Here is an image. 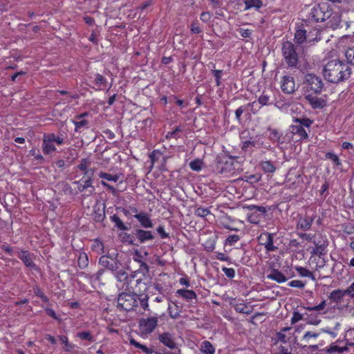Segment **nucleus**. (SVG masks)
Instances as JSON below:
<instances>
[{
    "label": "nucleus",
    "instance_id": "48",
    "mask_svg": "<svg viewBox=\"0 0 354 354\" xmlns=\"http://www.w3.org/2000/svg\"><path fill=\"white\" fill-rule=\"evenodd\" d=\"M319 334L317 333L308 331L303 336L302 341H304L305 343H310L311 338H316L319 336Z\"/></svg>",
    "mask_w": 354,
    "mask_h": 354
},
{
    "label": "nucleus",
    "instance_id": "58",
    "mask_svg": "<svg viewBox=\"0 0 354 354\" xmlns=\"http://www.w3.org/2000/svg\"><path fill=\"white\" fill-rule=\"evenodd\" d=\"M245 111V106H240L236 110V111H235L236 119L239 122H241V116L244 113Z\"/></svg>",
    "mask_w": 354,
    "mask_h": 354
},
{
    "label": "nucleus",
    "instance_id": "27",
    "mask_svg": "<svg viewBox=\"0 0 354 354\" xmlns=\"http://www.w3.org/2000/svg\"><path fill=\"white\" fill-rule=\"evenodd\" d=\"M105 218V207L101 208L100 206L94 207L93 219L96 222H102Z\"/></svg>",
    "mask_w": 354,
    "mask_h": 354
},
{
    "label": "nucleus",
    "instance_id": "32",
    "mask_svg": "<svg viewBox=\"0 0 354 354\" xmlns=\"http://www.w3.org/2000/svg\"><path fill=\"white\" fill-rule=\"evenodd\" d=\"M244 3L245 5V10H249L252 8L259 9L263 6V2L261 0H245Z\"/></svg>",
    "mask_w": 354,
    "mask_h": 354
},
{
    "label": "nucleus",
    "instance_id": "11",
    "mask_svg": "<svg viewBox=\"0 0 354 354\" xmlns=\"http://www.w3.org/2000/svg\"><path fill=\"white\" fill-rule=\"evenodd\" d=\"M275 234L269 232L262 233L259 237L258 241L260 245L265 247L267 252H274L277 250L278 248L274 245V236Z\"/></svg>",
    "mask_w": 354,
    "mask_h": 354
},
{
    "label": "nucleus",
    "instance_id": "2",
    "mask_svg": "<svg viewBox=\"0 0 354 354\" xmlns=\"http://www.w3.org/2000/svg\"><path fill=\"white\" fill-rule=\"evenodd\" d=\"M332 10L327 3L315 5L308 13V20L313 22H322L330 18Z\"/></svg>",
    "mask_w": 354,
    "mask_h": 354
},
{
    "label": "nucleus",
    "instance_id": "29",
    "mask_svg": "<svg viewBox=\"0 0 354 354\" xmlns=\"http://www.w3.org/2000/svg\"><path fill=\"white\" fill-rule=\"evenodd\" d=\"M200 350L206 354H214L215 348L209 341H204L201 344Z\"/></svg>",
    "mask_w": 354,
    "mask_h": 354
},
{
    "label": "nucleus",
    "instance_id": "56",
    "mask_svg": "<svg viewBox=\"0 0 354 354\" xmlns=\"http://www.w3.org/2000/svg\"><path fill=\"white\" fill-rule=\"evenodd\" d=\"M149 266L145 262L142 261L140 263V268L138 271H140L143 274V275L147 274L149 272Z\"/></svg>",
    "mask_w": 354,
    "mask_h": 354
},
{
    "label": "nucleus",
    "instance_id": "42",
    "mask_svg": "<svg viewBox=\"0 0 354 354\" xmlns=\"http://www.w3.org/2000/svg\"><path fill=\"white\" fill-rule=\"evenodd\" d=\"M347 62L354 66V46L348 48L345 53Z\"/></svg>",
    "mask_w": 354,
    "mask_h": 354
},
{
    "label": "nucleus",
    "instance_id": "7",
    "mask_svg": "<svg viewBox=\"0 0 354 354\" xmlns=\"http://www.w3.org/2000/svg\"><path fill=\"white\" fill-rule=\"evenodd\" d=\"M304 84L306 91H312L315 94L320 93L324 86L322 79L313 73H308L305 75Z\"/></svg>",
    "mask_w": 354,
    "mask_h": 354
},
{
    "label": "nucleus",
    "instance_id": "52",
    "mask_svg": "<svg viewBox=\"0 0 354 354\" xmlns=\"http://www.w3.org/2000/svg\"><path fill=\"white\" fill-rule=\"evenodd\" d=\"M306 283L300 280H292L288 283V286L290 287L303 288H304Z\"/></svg>",
    "mask_w": 354,
    "mask_h": 354
},
{
    "label": "nucleus",
    "instance_id": "30",
    "mask_svg": "<svg viewBox=\"0 0 354 354\" xmlns=\"http://www.w3.org/2000/svg\"><path fill=\"white\" fill-rule=\"evenodd\" d=\"M75 132H81L83 128H88V122L84 119L73 120Z\"/></svg>",
    "mask_w": 354,
    "mask_h": 354
},
{
    "label": "nucleus",
    "instance_id": "61",
    "mask_svg": "<svg viewBox=\"0 0 354 354\" xmlns=\"http://www.w3.org/2000/svg\"><path fill=\"white\" fill-rule=\"evenodd\" d=\"M142 259V255L138 250H136L133 254V261L140 263L143 261Z\"/></svg>",
    "mask_w": 354,
    "mask_h": 354
},
{
    "label": "nucleus",
    "instance_id": "3",
    "mask_svg": "<svg viewBox=\"0 0 354 354\" xmlns=\"http://www.w3.org/2000/svg\"><path fill=\"white\" fill-rule=\"evenodd\" d=\"M283 58L288 67L297 68L299 63V55L295 46L289 41L283 43L281 46Z\"/></svg>",
    "mask_w": 354,
    "mask_h": 354
},
{
    "label": "nucleus",
    "instance_id": "16",
    "mask_svg": "<svg viewBox=\"0 0 354 354\" xmlns=\"http://www.w3.org/2000/svg\"><path fill=\"white\" fill-rule=\"evenodd\" d=\"M295 80L294 78L284 75L281 81V88L282 91L287 94H292L295 91Z\"/></svg>",
    "mask_w": 354,
    "mask_h": 354
},
{
    "label": "nucleus",
    "instance_id": "57",
    "mask_svg": "<svg viewBox=\"0 0 354 354\" xmlns=\"http://www.w3.org/2000/svg\"><path fill=\"white\" fill-rule=\"evenodd\" d=\"M104 270L103 269H100L96 273L90 276V279L94 281H100L101 276L104 274Z\"/></svg>",
    "mask_w": 354,
    "mask_h": 354
},
{
    "label": "nucleus",
    "instance_id": "49",
    "mask_svg": "<svg viewBox=\"0 0 354 354\" xmlns=\"http://www.w3.org/2000/svg\"><path fill=\"white\" fill-rule=\"evenodd\" d=\"M239 239H240V237L237 234L230 235L226 239L225 244L233 245L234 243H236L237 241H239Z\"/></svg>",
    "mask_w": 354,
    "mask_h": 354
},
{
    "label": "nucleus",
    "instance_id": "14",
    "mask_svg": "<svg viewBox=\"0 0 354 354\" xmlns=\"http://www.w3.org/2000/svg\"><path fill=\"white\" fill-rule=\"evenodd\" d=\"M157 324L158 318L156 317L142 318L139 322L140 329L147 334L152 333L157 326Z\"/></svg>",
    "mask_w": 354,
    "mask_h": 354
},
{
    "label": "nucleus",
    "instance_id": "63",
    "mask_svg": "<svg viewBox=\"0 0 354 354\" xmlns=\"http://www.w3.org/2000/svg\"><path fill=\"white\" fill-rule=\"evenodd\" d=\"M216 257L217 259L223 261H228L230 260L228 256L222 252H217Z\"/></svg>",
    "mask_w": 354,
    "mask_h": 354
},
{
    "label": "nucleus",
    "instance_id": "8",
    "mask_svg": "<svg viewBox=\"0 0 354 354\" xmlns=\"http://www.w3.org/2000/svg\"><path fill=\"white\" fill-rule=\"evenodd\" d=\"M118 255V252L102 255L99 259V263L106 269L115 272L121 266Z\"/></svg>",
    "mask_w": 354,
    "mask_h": 354
},
{
    "label": "nucleus",
    "instance_id": "59",
    "mask_svg": "<svg viewBox=\"0 0 354 354\" xmlns=\"http://www.w3.org/2000/svg\"><path fill=\"white\" fill-rule=\"evenodd\" d=\"M276 338L278 341L283 343H286L288 341L286 335L281 331L277 333Z\"/></svg>",
    "mask_w": 354,
    "mask_h": 354
},
{
    "label": "nucleus",
    "instance_id": "40",
    "mask_svg": "<svg viewBox=\"0 0 354 354\" xmlns=\"http://www.w3.org/2000/svg\"><path fill=\"white\" fill-rule=\"evenodd\" d=\"M296 270L301 277H309L314 279L313 274L308 269L303 267H297Z\"/></svg>",
    "mask_w": 354,
    "mask_h": 354
},
{
    "label": "nucleus",
    "instance_id": "62",
    "mask_svg": "<svg viewBox=\"0 0 354 354\" xmlns=\"http://www.w3.org/2000/svg\"><path fill=\"white\" fill-rule=\"evenodd\" d=\"M180 131H181L180 127H176L174 131L167 133V134L166 135V138L170 139L172 138H176L177 133Z\"/></svg>",
    "mask_w": 354,
    "mask_h": 354
},
{
    "label": "nucleus",
    "instance_id": "37",
    "mask_svg": "<svg viewBox=\"0 0 354 354\" xmlns=\"http://www.w3.org/2000/svg\"><path fill=\"white\" fill-rule=\"evenodd\" d=\"M268 131H270L269 138L273 142H280L281 135L279 131L277 129H272L270 127L268 128Z\"/></svg>",
    "mask_w": 354,
    "mask_h": 354
},
{
    "label": "nucleus",
    "instance_id": "43",
    "mask_svg": "<svg viewBox=\"0 0 354 354\" xmlns=\"http://www.w3.org/2000/svg\"><path fill=\"white\" fill-rule=\"evenodd\" d=\"M295 121L298 123L297 124L302 125V128L308 127L309 128L313 124V120L308 118H295Z\"/></svg>",
    "mask_w": 354,
    "mask_h": 354
},
{
    "label": "nucleus",
    "instance_id": "51",
    "mask_svg": "<svg viewBox=\"0 0 354 354\" xmlns=\"http://www.w3.org/2000/svg\"><path fill=\"white\" fill-rule=\"evenodd\" d=\"M212 72L213 75L216 78V86H219L221 83L220 80H221L222 74H223V71L222 70H212Z\"/></svg>",
    "mask_w": 354,
    "mask_h": 354
},
{
    "label": "nucleus",
    "instance_id": "53",
    "mask_svg": "<svg viewBox=\"0 0 354 354\" xmlns=\"http://www.w3.org/2000/svg\"><path fill=\"white\" fill-rule=\"evenodd\" d=\"M223 272L230 279H233L235 276V270L234 268H222Z\"/></svg>",
    "mask_w": 354,
    "mask_h": 354
},
{
    "label": "nucleus",
    "instance_id": "21",
    "mask_svg": "<svg viewBox=\"0 0 354 354\" xmlns=\"http://www.w3.org/2000/svg\"><path fill=\"white\" fill-rule=\"evenodd\" d=\"M314 218L313 216H305L300 217L297 222V227L304 231L308 230L313 224Z\"/></svg>",
    "mask_w": 354,
    "mask_h": 354
},
{
    "label": "nucleus",
    "instance_id": "10",
    "mask_svg": "<svg viewBox=\"0 0 354 354\" xmlns=\"http://www.w3.org/2000/svg\"><path fill=\"white\" fill-rule=\"evenodd\" d=\"M313 243L315 245V248L310 252L312 255H316L322 258L326 254V248L328 245V241L326 239L319 236L315 239Z\"/></svg>",
    "mask_w": 354,
    "mask_h": 354
},
{
    "label": "nucleus",
    "instance_id": "1",
    "mask_svg": "<svg viewBox=\"0 0 354 354\" xmlns=\"http://www.w3.org/2000/svg\"><path fill=\"white\" fill-rule=\"evenodd\" d=\"M326 80L331 83H339L347 80L351 73V69L345 63L338 59H333L327 62L322 71Z\"/></svg>",
    "mask_w": 354,
    "mask_h": 354
},
{
    "label": "nucleus",
    "instance_id": "28",
    "mask_svg": "<svg viewBox=\"0 0 354 354\" xmlns=\"http://www.w3.org/2000/svg\"><path fill=\"white\" fill-rule=\"evenodd\" d=\"M258 103L261 106H267L272 104L273 101L270 93L266 91H263L262 94L258 98Z\"/></svg>",
    "mask_w": 354,
    "mask_h": 354
},
{
    "label": "nucleus",
    "instance_id": "22",
    "mask_svg": "<svg viewBox=\"0 0 354 354\" xmlns=\"http://www.w3.org/2000/svg\"><path fill=\"white\" fill-rule=\"evenodd\" d=\"M18 257L24 262V263L28 268H35V264L32 261L31 254L28 251L22 250L19 252Z\"/></svg>",
    "mask_w": 354,
    "mask_h": 354
},
{
    "label": "nucleus",
    "instance_id": "4",
    "mask_svg": "<svg viewBox=\"0 0 354 354\" xmlns=\"http://www.w3.org/2000/svg\"><path fill=\"white\" fill-rule=\"evenodd\" d=\"M64 138L62 136H57L55 133H46L42 140V150L44 154L48 155L56 150L55 144L61 145L64 143Z\"/></svg>",
    "mask_w": 354,
    "mask_h": 354
},
{
    "label": "nucleus",
    "instance_id": "24",
    "mask_svg": "<svg viewBox=\"0 0 354 354\" xmlns=\"http://www.w3.org/2000/svg\"><path fill=\"white\" fill-rule=\"evenodd\" d=\"M267 278L278 283H283L288 280L287 277L277 269L272 270L267 275Z\"/></svg>",
    "mask_w": 354,
    "mask_h": 354
},
{
    "label": "nucleus",
    "instance_id": "25",
    "mask_svg": "<svg viewBox=\"0 0 354 354\" xmlns=\"http://www.w3.org/2000/svg\"><path fill=\"white\" fill-rule=\"evenodd\" d=\"M176 293L187 301H192L193 299H197V295L194 290L180 289L177 290Z\"/></svg>",
    "mask_w": 354,
    "mask_h": 354
},
{
    "label": "nucleus",
    "instance_id": "47",
    "mask_svg": "<svg viewBox=\"0 0 354 354\" xmlns=\"http://www.w3.org/2000/svg\"><path fill=\"white\" fill-rule=\"evenodd\" d=\"M90 165V161L87 158L82 159L80 164L78 165V168L82 171H84V174L87 175L88 173V171L87 170V167Z\"/></svg>",
    "mask_w": 354,
    "mask_h": 354
},
{
    "label": "nucleus",
    "instance_id": "23",
    "mask_svg": "<svg viewBox=\"0 0 354 354\" xmlns=\"http://www.w3.org/2000/svg\"><path fill=\"white\" fill-rule=\"evenodd\" d=\"M346 295H348L347 288L346 290L337 289L332 291L328 298L334 303H339Z\"/></svg>",
    "mask_w": 354,
    "mask_h": 354
},
{
    "label": "nucleus",
    "instance_id": "34",
    "mask_svg": "<svg viewBox=\"0 0 354 354\" xmlns=\"http://www.w3.org/2000/svg\"><path fill=\"white\" fill-rule=\"evenodd\" d=\"M59 340L64 344V351L66 352H73L76 348L75 344L68 342L66 336H59Z\"/></svg>",
    "mask_w": 354,
    "mask_h": 354
},
{
    "label": "nucleus",
    "instance_id": "26",
    "mask_svg": "<svg viewBox=\"0 0 354 354\" xmlns=\"http://www.w3.org/2000/svg\"><path fill=\"white\" fill-rule=\"evenodd\" d=\"M291 132L294 134L298 135L300 139H308V135L304 128H302L301 124H293L290 127Z\"/></svg>",
    "mask_w": 354,
    "mask_h": 354
},
{
    "label": "nucleus",
    "instance_id": "39",
    "mask_svg": "<svg viewBox=\"0 0 354 354\" xmlns=\"http://www.w3.org/2000/svg\"><path fill=\"white\" fill-rule=\"evenodd\" d=\"M234 310L237 313H243V314H250V310L248 309V306L245 304H237L234 306Z\"/></svg>",
    "mask_w": 354,
    "mask_h": 354
},
{
    "label": "nucleus",
    "instance_id": "20",
    "mask_svg": "<svg viewBox=\"0 0 354 354\" xmlns=\"http://www.w3.org/2000/svg\"><path fill=\"white\" fill-rule=\"evenodd\" d=\"M158 340L171 349L176 348V343L173 339L172 335L169 333H163L160 334L158 336Z\"/></svg>",
    "mask_w": 354,
    "mask_h": 354
},
{
    "label": "nucleus",
    "instance_id": "19",
    "mask_svg": "<svg viewBox=\"0 0 354 354\" xmlns=\"http://www.w3.org/2000/svg\"><path fill=\"white\" fill-rule=\"evenodd\" d=\"M305 99L313 109H322L326 106V101L321 97L309 94L305 96Z\"/></svg>",
    "mask_w": 354,
    "mask_h": 354
},
{
    "label": "nucleus",
    "instance_id": "46",
    "mask_svg": "<svg viewBox=\"0 0 354 354\" xmlns=\"http://www.w3.org/2000/svg\"><path fill=\"white\" fill-rule=\"evenodd\" d=\"M203 162L201 160L197 159L193 161H191L189 163V167L193 171H198L202 169Z\"/></svg>",
    "mask_w": 354,
    "mask_h": 354
},
{
    "label": "nucleus",
    "instance_id": "31",
    "mask_svg": "<svg viewBox=\"0 0 354 354\" xmlns=\"http://www.w3.org/2000/svg\"><path fill=\"white\" fill-rule=\"evenodd\" d=\"M110 218L111 221L115 223V227L118 229L123 231L129 230V227L124 224V223L121 221L118 215L114 214L111 216Z\"/></svg>",
    "mask_w": 354,
    "mask_h": 354
},
{
    "label": "nucleus",
    "instance_id": "55",
    "mask_svg": "<svg viewBox=\"0 0 354 354\" xmlns=\"http://www.w3.org/2000/svg\"><path fill=\"white\" fill-rule=\"evenodd\" d=\"M326 158L332 160V161L336 165H340V162H339V159L338 158V156L333 153H327L326 155Z\"/></svg>",
    "mask_w": 354,
    "mask_h": 354
},
{
    "label": "nucleus",
    "instance_id": "5",
    "mask_svg": "<svg viewBox=\"0 0 354 354\" xmlns=\"http://www.w3.org/2000/svg\"><path fill=\"white\" fill-rule=\"evenodd\" d=\"M320 35L321 31L319 29H313L308 34L306 30L298 29L295 34V39L296 42L299 44H303L305 41L311 43L319 41L321 39Z\"/></svg>",
    "mask_w": 354,
    "mask_h": 354
},
{
    "label": "nucleus",
    "instance_id": "54",
    "mask_svg": "<svg viewBox=\"0 0 354 354\" xmlns=\"http://www.w3.org/2000/svg\"><path fill=\"white\" fill-rule=\"evenodd\" d=\"M94 82L96 85L100 86L102 85H104L106 82V81L102 75L100 74H96Z\"/></svg>",
    "mask_w": 354,
    "mask_h": 354
},
{
    "label": "nucleus",
    "instance_id": "9",
    "mask_svg": "<svg viewBox=\"0 0 354 354\" xmlns=\"http://www.w3.org/2000/svg\"><path fill=\"white\" fill-rule=\"evenodd\" d=\"M119 283L117 285L120 289L124 290H133V282L134 281L135 274L129 276L123 270H118L114 274Z\"/></svg>",
    "mask_w": 354,
    "mask_h": 354
},
{
    "label": "nucleus",
    "instance_id": "6",
    "mask_svg": "<svg viewBox=\"0 0 354 354\" xmlns=\"http://www.w3.org/2000/svg\"><path fill=\"white\" fill-rule=\"evenodd\" d=\"M137 297V295L120 293L118 297V308L126 311L133 310L138 306Z\"/></svg>",
    "mask_w": 354,
    "mask_h": 354
},
{
    "label": "nucleus",
    "instance_id": "44",
    "mask_svg": "<svg viewBox=\"0 0 354 354\" xmlns=\"http://www.w3.org/2000/svg\"><path fill=\"white\" fill-rule=\"evenodd\" d=\"M138 299L140 301V306L145 310H149V304H148L149 297L147 295H140V297H138Z\"/></svg>",
    "mask_w": 354,
    "mask_h": 354
},
{
    "label": "nucleus",
    "instance_id": "18",
    "mask_svg": "<svg viewBox=\"0 0 354 354\" xmlns=\"http://www.w3.org/2000/svg\"><path fill=\"white\" fill-rule=\"evenodd\" d=\"M134 218H136L140 225L145 228H151L153 227V224L150 216L146 212H141L138 214H136L134 215Z\"/></svg>",
    "mask_w": 354,
    "mask_h": 354
},
{
    "label": "nucleus",
    "instance_id": "38",
    "mask_svg": "<svg viewBox=\"0 0 354 354\" xmlns=\"http://www.w3.org/2000/svg\"><path fill=\"white\" fill-rule=\"evenodd\" d=\"M76 336L81 339L88 340L89 342H94V337L90 331H82L77 333Z\"/></svg>",
    "mask_w": 354,
    "mask_h": 354
},
{
    "label": "nucleus",
    "instance_id": "13",
    "mask_svg": "<svg viewBox=\"0 0 354 354\" xmlns=\"http://www.w3.org/2000/svg\"><path fill=\"white\" fill-rule=\"evenodd\" d=\"M248 208L251 212L248 220L250 223L255 224L259 223L261 216L267 212L266 208L263 206L250 205Z\"/></svg>",
    "mask_w": 354,
    "mask_h": 354
},
{
    "label": "nucleus",
    "instance_id": "33",
    "mask_svg": "<svg viewBox=\"0 0 354 354\" xmlns=\"http://www.w3.org/2000/svg\"><path fill=\"white\" fill-rule=\"evenodd\" d=\"M77 264L80 269L86 268L88 265V257L85 252L80 253Z\"/></svg>",
    "mask_w": 354,
    "mask_h": 354
},
{
    "label": "nucleus",
    "instance_id": "50",
    "mask_svg": "<svg viewBox=\"0 0 354 354\" xmlns=\"http://www.w3.org/2000/svg\"><path fill=\"white\" fill-rule=\"evenodd\" d=\"M177 308V306H176L175 309H174L173 307H171L170 305H169L168 306L169 315L173 319H177L180 315L179 311L178 310Z\"/></svg>",
    "mask_w": 354,
    "mask_h": 354
},
{
    "label": "nucleus",
    "instance_id": "45",
    "mask_svg": "<svg viewBox=\"0 0 354 354\" xmlns=\"http://www.w3.org/2000/svg\"><path fill=\"white\" fill-rule=\"evenodd\" d=\"M194 214L200 217H205L210 214V211L208 208L199 207L196 209Z\"/></svg>",
    "mask_w": 354,
    "mask_h": 354
},
{
    "label": "nucleus",
    "instance_id": "12",
    "mask_svg": "<svg viewBox=\"0 0 354 354\" xmlns=\"http://www.w3.org/2000/svg\"><path fill=\"white\" fill-rule=\"evenodd\" d=\"M234 161L232 158L226 160H219L216 165V171L219 174H233L235 171Z\"/></svg>",
    "mask_w": 354,
    "mask_h": 354
},
{
    "label": "nucleus",
    "instance_id": "64",
    "mask_svg": "<svg viewBox=\"0 0 354 354\" xmlns=\"http://www.w3.org/2000/svg\"><path fill=\"white\" fill-rule=\"evenodd\" d=\"M348 295L354 299V282L347 288Z\"/></svg>",
    "mask_w": 354,
    "mask_h": 354
},
{
    "label": "nucleus",
    "instance_id": "17",
    "mask_svg": "<svg viewBox=\"0 0 354 354\" xmlns=\"http://www.w3.org/2000/svg\"><path fill=\"white\" fill-rule=\"evenodd\" d=\"M134 235L140 243L151 241L155 238V235L152 232L142 229H136L134 232Z\"/></svg>",
    "mask_w": 354,
    "mask_h": 354
},
{
    "label": "nucleus",
    "instance_id": "35",
    "mask_svg": "<svg viewBox=\"0 0 354 354\" xmlns=\"http://www.w3.org/2000/svg\"><path fill=\"white\" fill-rule=\"evenodd\" d=\"M260 165L262 169L266 173H273L276 170L274 164L270 160L262 161Z\"/></svg>",
    "mask_w": 354,
    "mask_h": 354
},
{
    "label": "nucleus",
    "instance_id": "41",
    "mask_svg": "<svg viewBox=\"0 0 354 354\" xmlns=\"http://www.w3.org/2000/svg\"><path fill=\"white\" fill-rule=\"evenodd\" d=\"M348 348L346 346L339 347L337 345H331L326 351L328 354H332L334 353H342L344 351H346Z\"/></svg>",
    "mask_w": 354,
    "mask_h": 354
},
{
    "label": "nucleus",
    "instance_id": "36",
    "mask_svg": "<svg viewBox=\"0 0 354 354\" xmlns=\"http://www.w3.org/2000/svg\"><path fill=\"white\" fill-rule=\"evenodd\" d=\"M99 177L102 179H105V180H107L109 181H113V182H117L119 180L120 178V174H108V173H105V172H103V171H100L99 173Z\"/></svg>",
    "mask_w": 354,
    "mask_h": 354
},
{
    "label": "nucleus",
    "instance_id": "15",
    "mask_svg": "<svg viewBox=\"0 0 354 354\" xmlns=\"http://www.w3.org/2000/svg\"><path fill=\"white\" fill-rule=\"evenodd\" d=\"M74 183L77 185L78 192H85L84 196H91L95 191V187L93 185L91 176H88V178L84 182V183H81V181H75Z\"/></svg>",
    "mask_w": 354,
    "mask_h": 354
},
{
    "label": "nucleus",
    "instance_id": "60",
    "mask_svg": "<svg viewBox=\"0 0 354 354\" xmlns=\"http://www.w3.org/2000/svg\"><path fill=\"white\" fill-rule=\"evenodd\" d=\"M239 32L243 37H250L252 34V30L249 29L239 28Z\"/></svg>",
    "mask_w": 354,
    "mask_h": 354
}]
</instances>
